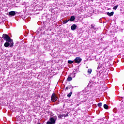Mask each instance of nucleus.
<instances>
[{"label":"nucleus","instance_id":"f257e3e1","mask_svg":"<svg viewBox=\"0 0 124 124\" xmlns=\"http://www.w3.org/2000/svg\"><path fill=\"white\" fill-rule=\"evenodd\" d=\"M2 38L7 41V42L4 44L5 47H8V46H10V47H12V46H13V40L10 38V37H9L8 35L3 34L2 35Z\"/></svg>","mask_w":124,"mask_h":124},{"label":"nucleus","instance_id":"f03ea898","mask_svg":"<svg viewBox=\"0 0 124 124\" xmlns=\"http://www.w3.org/2000/svg\"><path fill=\"white\" fill-rule=\"evenodd\" d=\"M57 119V116H54L52 117H50L49 121L47 122L46 124H55Z\"/></svg>","mask_w":124,"mask_h":124},{"label":"nucleus","instance_id":"7ed1b4c3","mask_svg":"<svg viewBox=\"0 0 124 124\" xmlns=\"http://www.w3.org/2000/svg\"><path fill=\"white\" fill-rule=\"evenodd\" d=\"M58 100V97L56 95L55 93H53L51 97V101L52 102H56Z\"/></svg>","mask_w":124,"mask_h":124},{"label":"nucleus","instance_id":"20e7f679","mask_svg":"<svg viewBox=\"0 0 124 124\" xmlns=\"http://www.w3.org/2000/svg\"><path fill=\"white\" fill-rule=\"evenodd\" d=\"M75 62H76V63H80L81 62H82V59L81 58L78 57L75 59Z\"/></svg>","mask_w":124,"mask_h":124},{"label":"nucleus","instance_id":"39448f33","mask_svg":"<svg viewBox=\"0 0 124 124\" xmlns=\"http://www.w3.org/2000/svg\"><path fill=\"white\" fill-rule=\"evenodd\" d=\"M17 14V12L15 11H11L9 12V15L10 17H12L13 16H15Z\"/></svg>","mask_w":124,"mask_h":124},{"label":"nucleus","instance_id":"423d86ee","mask_svg":"<svg viewBox=\"0 0 124 124\" xmlns=\"http://www.w3.org/2000/svg\"><path fill=\"white\" fill-rule=\"evenodd\" d=\"M76 28H77V26H76L75 24H73L71 26V29L72 31L76 30Z\"/></svg>","mask_w":124,"mask_h":124},{"label":"nucleus","instance_id":"0eeeda50","mask_svg":"<svg viewBox=\"0 0 124 124\" xmlns=\"http://www.w3.org/2000/svg\"><path fill=\"white\" fill-rule=\"evenodd\" d=\"M107 15H108V16H109V17H111V16H113L114 15V12H112L111 13L107 12Z\"/></svg>","mask_w":124,"mask_h":124},{"label":"nucleus","instance_id":"6e6552de","mask_svg":"<svg viewBox=\"0 0 124 124\" xmlns=\"http://www.w3.org/2000/svg\"><path fill=\"white\" fill-rule=\"evenodd\" d=\"M72 80V77H71V75L68 76V77L67 78V81H70Z\"/></svg>","mask_w":124,"mask_h":124},{"label":"nucleus","instance_id":"1a4fd4ad","mask_svg":"<svg viewBox=\"0 0 124 124\" xmlns=\"http://www.w3.org/2000/svg\"><path fill=\"white\" fill-rule=\"evenodd\" d=\"M74 20H75V16H71L70 17V19H69V21H71V22H73V21H74Z\"/></svg>","mask_w":124,"mask_h":124},{"label":"nucleus","instance_id":"9d476101","mask_svg":"<svg viewBox=\"0 0 124 124\" xmlns=\"http://www.w3.org/2000/svg\"><path fill=\"white\" fill-rule=\"evenodd\" d=\"M64 117V114H61L60 115H58V118H59V119H61V120H62V117Z\"/></svg>","mask_w":124,"mask_h":124},{"label":"nucleus","instance_id":"9b49d317","mask_svg":"<svg viewBox=\"0 0 124 124\" xmlns=\"http://www.w3.org/2000/svg\"><path fill=\"white\" fill-rule=\"evenodd\" d=\"M93 71V70L92 69H88L87 72L88 74H91Z\"/></svg>","mask_w":124,"mask_h":124},{"label":"nucleus","instance_id":"f8f14e48","mask_svg":"<svg viewBox=\"0 0 124 124\" xmlns=\"http://www.w3.org/2000/svg\"><path fill=\"white\" fill-rule=\"evenodd\" d=\"M118 7H119V5H116L114 7H113V9L114 10H117V8H118Z\"/></svg>","mask_w":124,"mask_h":124},{"label":"nucleus","instance_id":"ddd939ff","mask_svg":"<svg viewBox=\"0 0 124 124\" xmlns=\"http://www.w3.org/2000/svg\"><path fill=\"white\" fill-rule=\"evenodd\" d=\"M72 95V92H70L68 94H67V97H70L71 95Z\"/></svg>","mask_w":124,"mask_h":124},{"label":"nucleus","instance_id":"4468645a","mask_svg":"<svg viewBox=\"0 0 124 124\" xmlns=\"http://www.w3.org/2000/svg\"><path fill=\"white\" fill-rule=\"evenodd\" d=\"M104 108L105 109H108V105H107L106 104H104Z\"/></svg>","mask_w":124,"mask_h":124},{"label":"nucleus","instance_id":"2eb2a0df","mask_svg":"<svg viewBox=\"0 0 124 124\" xmlns=\"http://www.w3.org/2000/svg\"><path fill=\"white\" fill-rule=\"evenodd\" d=\"M98 107H101L102 106V103H99L97 104Z\"/></svg>","mask_w":124,"mask_h":124},{"label":"nucleus","instance_id":"dca6fc26","mask_svg":"<svg viewBox=\"0 0 124 124\" xmlns=\"http://www.w3.org/2000/svg\"><path fill=\"white\" fill-rule=\"evenodd\" d=\"M94 27H95V25L94 24H92L91 26V29H93Z\"/></svg>","mask_w":124,"mask_h":124},{"label":"nucleus","instance_id":"f3484780","mask_svg":"<svg viewBox=\"0 0 124 124\" xmlns=\"http://www.w3.org/2000/svg\"><path fill=\"white\" fill-rule=\"evenodd\" d=\"M71 77H75V73H73L71 75Z\"/></svg>","mask_w":124,"mask_h":124},{"label":"nucleus","instance_id":"a211bd4d","mask_svg":"<svg viewBox=\"0 0 124 124\" xmlns=\"http://www.w3.org/2000/svg\"><path fill=\"white\" fill-rule=\"evenodd\" d=\"M68 63H70V64L73 63V61L69 60V61H68Z\"/></svg>","mask_w":124,"mask_h":124},{"label":"nucleus","instance_id":"6ab92c4d","mask_svg":"<svg viewBox=\"0 0 124 124\" xmlns=\"http://www.w3.org/2000/svg\"><path fill=\"white\" fill-rule=\"evenodd\" d=\"M69 20H64L63 21V24H66V23H67Z\"/></svg>","mask_w":124,"mask_h":124},{"label":"nucleus","instance_id":"aec40b11","mask_svg":"<svg viewBox=\"0 0 124 124\" xmlns=\"http://www.w3.org/2000/svg\"><path fill=\"white\" fill-rule=\"evenodd\" d=\"M69 87V89H73V87L71 86V85H70L69 86H68Z\"/></svg>","mask_w":124,"mask_h":124},{"label":"nucleus","instance_id":"412c9836","mask_svg":"<svg viewBox=\"0 0 124 124\" xmlns=\"http://www.w3.org/2000/svg\"><path fill=\"white\" fill-rule=\"evenodd\" d=\"M99 75V72H97V77H98Z\"/></svg>","mask_w":124,"mask_h":124},{"label":"nucleus","instance_id":"4be33fe9","mask_svg":"<svg viewBox=\"0 0 124 124\" xmlns=\"http://www.w3.org/2000/svg\"><path fill=\"white\" fill-rule=\"evenodd\" d=\"M64 117H68V114H64Z\"/></svg>","mask_w":124,"mask_h":124},{"label":"nucleus","instance_id":"5701e85b","mask_svg":"<svg viewBox=\"0 0 124 124\" xmlns=\"http://www.w3.org/2000/svg\"><path fill=\"white\" fill-rule=\"evenodd\" d=\"M68 89H69V87L68 86L65 88V90H68Z\"/></svg>","mask_w":124,"mask_h":124},{"label":"nucleus","instance_id":"b1692460","mask_svg":"<svg viewBox=\"0 0 124 124\" xmlns=\"http://www.w3.org/2000/svg\"><path fill=\"white\" fill-rule=\"evenodd\" d=\"M93 30H94V31H96V27H94V28H93Z\"/></svg>","mask_w":124,"mask_h":124},{"label":"nucleus","instance_id":"393cba45","mask_svg":"<svg viewBox=\"0 0 124 124\" xmlns=\"http://www.w3.org/2000/svg\"><path fill=\"white\" fill-rule=\"evenodd\" d=\"M96 77H93V78H94V79H95Z\"/></svg>","mask_w":124,"mask_h":124},{"label":"nucleus","instance_id":"a878e982","mask_svg":"<svg viewBox=\"0 0 124 124\" xmlns=\"http://www.w3.org/2000/svg\"><path fill=\"white\" fill-rule=\"evenodd\" d=\"M37 124H40V123H37Z\"/></svg>","mask_w":124,"mask_h":124}]
</instances>
